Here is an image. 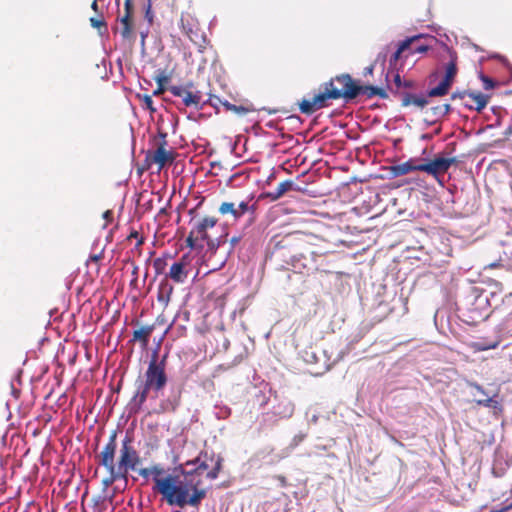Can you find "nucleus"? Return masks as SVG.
<instances>
[{"label": "nucleus", "mask_w": 512, "mask_h": 512, "mask_svg": "<svg viewBox=\"0 0 512 512\" xmlns=\"http://www.w3.org/2000/svg\"><path fill=\"white\" fill-rule=\"evenodd\" d=\"M138 474L148 479L152 477L153 487L152 490L162 496L169 506H176L182 503L185 499L186 491L176 483V475L168 473L161 464H154L146 468H138Z\"/></svg>", "instance_id": "obj_4"}, {"label": "nucleus", "mask_w": 512, "mask_h": 512, "mask_svg": "<svg viewBox=\"0 0 512 512\" xmlns=\"http://www.w3.org/2000/svg\"><path fill=\"white\" fill-rule=\"evenodd\" d=\"M222 215L231 214L235 219H239L237 207L232 202H223L218 209Z\"/></svg>", "instance_id": "obj_25"}, {"label": "nucleus", "mask_w": 512, "mask_h": 512, "mask_svg": "<svg viewBox=\"0 0 512 512\" xmlns=\"http://www.w3.org/2000/svg\"><path fill=\"white\" fill-rule=\"evenodd\" d=\"M415 41L412 43V45L408 48V50H410L411 54H414V53H423L425 51H427V46H424V45H415L414 44Z\"/></svg>", "instance_id": "obj_36"}, {"label": "nucleus", "mask_w": 512, "mask_h": 512, "mask_svg": "<svg viewBox=\"0 0 512 512\" xmlns=\"http://www.w3.org/2000/svg\"><path fill=\"white\" fill-rule=\"evenodd\" d=\"M451 110L450 104H441L430 108V113L434 117V121H437L445 117Z\"/></svg>", "instance_id": "obj_24"}, {"label": "nucleus", "mask_w": 512, "mask_h": 512, "mask_svg": "<svg viewBox=\"0 0 512 512\" xmlns=\"http://www.w3.org/2000/svg\"><path fill=\"white\" fill-rule=\"evenodd\" d=\"M221 102H222V99L220 97L210 94L206 103H208L209 105L214 107L216 109V112L218 113L219 106H221Z\"/></svg>", "instance_id": "obj_31"}, {"label": "nucleus", "mask_w": 512, "mask_h": 512, "mask_svg": "<svg viewBox=\"0 0 512 512\" xmlns=\"http://www.w3.org/2000/svg\"><path fill=\"white\" fill-rule=\"evenodd\" d=\"M100 258H101V256H100V255H91V256H90V260H91V261H94V262L99 261V260H100Z\"/></svg>", "instance_id": "obj_47"}, {"label": "nucleus", "mask_w": 512, "mask_h": 512, "mask_svg": "<svg viewBox=\"0 0 512 512\" xmlns=\"http://www.w3.org/2000/svg\"><path fill=\"white\" fill-rule=\"evenodd\" d=\"M388 170L392 177H400L413 171H421V168L418 160L411 158L404 163L390 166Z\"/></svg>", "instance_id": "obj_17"}, {"label": "nucleus", "mask_w": 512, "mask_h": 512, "mask_svg": "<svg viewBox=\"0 0 512 512\" xmlns=\"http://www.w3.org/2000/svg\"><path fill=\"white\" fill-rule=\"evenodd\" d=\"M207 456V453L201 452L200 455L192 462L197 464L194 470L186 471L182 467L175 469L179 470L180 475H176V483L183 489H185V499L182 503L178 504V508H185L187 506L198 509L202 501L207 496V490L202 486V475L205 470L208 469L206 461H201V457Z\"/></svg>", "instance_id": "obj_3"}, {"label": "nucleus", "mask_w": 512, "mask_h": 512, "mask_svg": "<svg viewBox=\"0 0 512 512\" xmlns=\"http://www.w3.org/2000/svg\"><path fill=\"white\" fill-rule=\"evenodd\" d=\"M117 450V430H113L109 436L108 442L103 447L102 451L97 456L98 464L103 466L108 472V476L102 480V484L105 488L110 487L117 480H127V478L121 474L115 468L113 464V457Z\"/></svg>", "instance_id": "obj_7"}, {"label": "nucleus", "mask_w": 512, "mask_h": 512, "mask_svg": "<svg viewBox=\"0 0 512 512\" xmlns=\"http://www.w3.org/2000/svg\"><path fill=\"white\" fill-rule=\"evenodd\" d=\"M333 85L338 83L341 88L336 87L337 98H344L346 100L355 99L360 94L365 95L367 98H373L378 96L381 99L388 98V94L384 88L376 87L372 85H359L350 74H340L335 78H332Z\"/></svg>", "instance_id": "obj_6"}, {"label": "nucleus", "mask_w": 512, "mask_h": 512, "mask_svg": "<svg viewBox=\"0 0 512 512\" xmlns=\"http://www.w3.org/2000/svg\"><path fill=\"white\" fill-rule=\"evenodd\" d=\"M238 241L237 238H232V243H236Z\"/></svg>", "instance_id": "obj_50"}, {"label": "nucleus", "mask_w": 512, "mask_h": 512, "mask_svg": "<svg viewBox=\"0 0 512 512\" xmlns=\"http://www.w3.org/2000/svg\"><path fill=\"white\" fill-rule=\"evenodd\" d=\"M456 162L457 160L455 157H436L432 160H428L427 162L420 163V168L422 172H426L435 179H438L439 176L444 175Z\"/></svg>", "instance_id": "obj_14"}, {"label": "nucleus", "mask_w": 512, "mask_h": 512, "mask_svg": "<svg viewBox=\"0 0 512 512\" xmlns=\"http://www.w3.org/2000/svg\"><path fill=\"white\" fill-rule=\"evenodd\" d=\"M249 209V205L247 202L242 201L238 206L237 210L239 213V218H241Z\"/></svg>", "instance_id": "obj_39"}, {"label": "nucleus", "mask_w": 512, "mask_h": 512, "mask_svg": "<svg viewBox=\"0 0 512 512\" xmlns=\"http://www.w3.org/2000/svg\"><path fill=\"white\" fill-rule=\"evenodd\" d=\"M222 468V459L220 457L217 458L214 467L207 473V478L214 480L218 477Z\"/></svg>", "instance_id": "obj_27"}, {"label": "nucleus", "mask_w": 512, "mask_h": 512, "mask_svg": "<svg viewBox=\"0 0 512 512\" xmlns=\"http://www.w3.org/2000/svg\"><path fill=\"white\" fill-rule=\"evenodd\" d=\"M145 35L142 34V42L144 43Z\"/></svg>", "instance_id": "obj_51"}, {"label": "nucleus", "mask_w": 512, "mask_h": 512, "mask_svg": "<svg viewBox=\"0 0 512 512\" xmlns=\"http://www.w3.org/2000/svg\"><path fill=\"white\" fill-rule=\"evenodd\" d=\"M125 14L120 19L121 22V30L120 34L123 39L131 40L134 36L133 27H132V13H133V1L129 2V7L124 5Z\"/></svg>", "instance_id": "obj_18"}, {"label": "nucleus", "mask_w": 512, "mask_h": 512, "mask_svg": "<svg viewBox=\"0 0 512 512\" xmlns=\"http://www.w3.org/2000/svg\"><path fill=\"white\" fill-rule=\"evenodd\" d=\"M393 82H394L396 88H400L401 86L411 87L410 82H402L401 77L398 73L394 75Z\"/></svg>", "instance_id": "obj_37"}, {"label": "nucleus", "mask_w": 512, "mask_h": 512, "mask_svg": "<svg viewBox=\"0 0 512 512\" xmlns=\"http://www.w3.org/2000/svg\"><path fill=\"white\" fill-rule=\"evenodd\" d=\"M481 79H482V81L484 83V88L486 90L494 88V81L491 78H489L487 76H484V75H481Z\"/></svg>", "instance_id": "obj_38"}, {"label": "nucleus", "mask_w": 512, "mask_h": 512, "mask_svg": "<svg viewBox=\"0 0 512 512\" xmlns=\"http://www.w3.org/2000/svg\"><path fill=\"white\" fill-rule=\"evenodd\" d=\"M165 90H166L165 86L157 85V88L154 90L153 95H155V96L161 95V94H163L165 92Z\"/></svg>", "instance_id": "obj_44"}, {"label": "nucleus", "mask_w": 512, "mask_h": 512, "mask_svg": "<svg viewBox=\"0 0 512 512\" xmlns=\"http://www.w3.org/2000/svg\"><path fill=\"white\" fill-rule=\"evenodd\" d=\"M375 68V63L370 64L363 70V76L367 77L368 75H372Z\"/></svg>", "instance_id": "obj_42"}, {"label": "nucleus", "mask_w": 512, "mask_h": 512, "mask_svg": "<svg viewBox=\"0 0 512 512\" xmlns=\"http://www.w3.org/2000/svg\"><path fill=\"white\" fill-rule=\"evenodd\" d=\"M428 104L426 97L418 96L411 93H405L402 98V106L415 105L419 108H423Z\"/></svg>", "instance_id": "obj_22"}, {"label": "nucleus", "mask_w": 512, "mask_h": 512, "mask_svg": "<svg viewBox=\"0 0 512 512\" xmlns=\"http://www.w3.org/2000/svg\"><path fill=\"white\" fill-rule=\"evenodd\" d=\"M474 387H475V388H476V390H477V391H479L481 394L486 395V393H485L484 389H483L480 385L475 384V385H474Z\"/></svg>", "instance_id": "obj_46"}, {"label": "nucleus", "mask_w": 512, "mask_h": 512, "mask_svg": "<svg viewBox=\"0 0 512 512\" xmlns=\"http://www.w3.org/2000/svg\"><path fill=\"white\" fill-rule=\"evenodd\" d=\"M221 106H223L227 111H229V107L231 106V103L227 100H222Z\"/></svg>", "instance_id": "obj_45"}, {"label": "nucleus", "mask_w": 512, "mask_h": 512, "mask_svg": "<svg viewBox=\"0 0 512 512\" xmlns=\"http://www.w3.org/2000/svg\"><path fill=\"white\" fill-rule=\"evenodd\" d=\"M476 404L479 406H484V407H489V408H497L499 406L498 401L494 400L493 398L478 399V400H476Z\"/></svg>", "instance_id": "obj_30"}, {"label": "nucleus", "mask_w": 512, "mask_h": 512, "mask_svg": "<svg viewBox=\"0 0 512 512\" xmlns=\"http://www.w3.org/2000/svg\"><path fill=\"white\" fill-rule=\"evenodd\" d=\"M510 510H512V501L507 504H504L500 508H493L490 512H508Z\"/></svg>", "instance_id": "obj_41"}, {"label": "nucleus", "mask_w": 512, "mask_h": 512, "mask_svg": "<svg viewBox=\"0 0 512 512\" xmlns=\"http://www.w3.org/2000/svg\"><path fill=\"white\" fill-rule=\"evenodd\" d=\"M217 222L218 219L214 216L192 217L189 222L191 229L185 241L186 246L198 251H202L206 246L210 250H216L219 243L209 236V230L213 229Z\"/></svg>", "instance_id": "obj_5"}, {"label": "nucleus", "mask_w": 512, "mask_h": 512, "mask_svg": "<svg viewBox=\"0 0 512 512\" xmlns=\"http://www.w3.org/2000/svg\"><path fill=\"white\" fill-rule=\"evenodd\" d=\"M173 286L169 283L167 277L163 279L158 287L157 300L159 303L167 306L173 294Z\"/></svg>", "instance_id": "obj_21"}, {"label": "nucleus", "mask_w": 512, "mask_h": 512, "mask_svg": "<svg viewBox=\"0 0 512 512\" xmlns=\"http://www.w3.org/2000/svg\"><path fill=\"white\" fill-rule=\"evenodd\" d=\"M103 218L106 220L107 223L111 222L113 220V212L111 210H106L103 213Z\"/></svg>", "instance_id": "obj_43"}, {"label": "nucleus", "mask_w": 512, "mask_h": 512, "mask_svg": "<svg viewBox=\"0 0 512 512\" xmlns=\"http://www.w3.org/2000/svg\"><path fill=\"white\" fill-rule=\"evenodd\" d=\"M167 263L163 258H156L153 261V267L156 274H163L166 269Z\"/></svg>", "instance_id": "obj_29"}, {"label": "nucleus", "mask_w": 512, "mask_h": 512, "mask_svg": "<svg viewBox=\"0 0 512 512\" xmlns=\"http://www.w3.org/2000/svg\"><path fill=\"white\" fill-rule=\"evenodd\" d=\"M229 111L242 116V115H246L247 113L253 111V109L250 107L243 106V105L231 104V106L229 107Z\"/></svg>", "instance_id": "obj_28"}, {"label": "nucleus", "mask_w": 512, "mask_h": 512, "mask_svg": "<svg viewBox=\"0 0 512 512\" xmlns=\"http://www.w3.org/2000/svg\"><path fill=\"white\" fill-rule=\"evenodd\" d=\"M468 94H469V91L454 92L451 95V99L452 100H460L461 104L463 105V102L466 101Z\"/></svg>", "instance_id": "obj_33"}, {"label": "nucleus", "mask_w": 512, "mask_h": 512, "mask_svg": "<svg viewBox=\"0 0 512 512\" xmlns=\"http://www.w3.org/2000/svg\"><path fill=\"white\" fill-rule=\"evenodd\" d=\"M498 345H499V341H495L492 343L473 342L471 344V348L474 351H486L489 349H495Z\"/></svg>", "instance_id": "obj_26"}, {"label": "nucleus", "mask_w": 512, "mask_h": 512, "mask_svg": "<svg viewBox=\"0 0 512 512\" xmlns=\"http://www.w3.org/2000/svg\"><path fill=\"white\" fill-rule=\"evenodd\" d=\"M116 455L113 457V464L117 471L128 478L130 471H136L137 467L141 464V457L133 445V437L126 433L121 441L119 456L117 460Z\"/></svg>", "instance_id": "obj_8"}, {"label": "nucleus", "mask_w": 512, "mask_h": 512, "mask_svg": "<svg viewBox=\"0 0 512 512\" xmlns=\"http://www.w3.org/2000/svg\"><path fill=\"white\" fill-rule=\"evenodd\" d=\"M180 28L188 39L198 47L200 52L206 49L208 40L201 29L198 20L189 12H182L180 17Z\"/></svg>", "instance_id": "obj_10"}, {"label": "nucleus", "mask_w": 512, "mask_h": 512, "mask_svg": "<svg viewBox=\"0 0 512 512\" xmlns=\"http://www.w3.org/2000/svg\"><path fill=\"white\" fill-rule=\"evenodd\" d=\"M188 264L189 257L188 255H183L178 261L174 262L167 274V278H170L175 283H184L188 277Z\"/></svg>", "instance_id": "obj_15"}, {"label": "nucleus", "mask_w": 512, "mask_h": 512, "mask_svg": "<svg viewBox=\"0 0 512 512\" xmlns=\"http://www.w3.org/2000/svg\"><path fill=\"white\" fill-rule=\"evenodd\" d=\"M167 358L168 353L164 354L161 358H159L156 351L152 353L147 370L143 377L139 378L136 382L137 390L130 402L134 412H138L142 408L150 391L158 394L165 388L168 382L166 374Z\"/></svg>", "instance_id": "obj_2"}, {"label": "nucleus", "mask_w": 512, "mask_h": 512, "mask_svg": "<svg viewBox=\"0 0 512 512\" xmlns=\"http://www.w3.org/2000/svg\"><path fill=\"white\" fill-rule=\"evenodd\" d=\"M154 80L156 81L157 85L165 86V84L168 82L169 78L167 75H165L164 71H161L159 74H157L154 77Z\"/></svg>", "instance_id": "obj_35"}, {"label": "nucleus", "mask_w": 512, "mask_h": 512, "mask_svg": "<svg viewBox=\"0 0 512 512\" xmlns=\"http://www.w3.org/2000/svg\"><path fill=\"white\" fill-rule=\"evenodd\" d=\"M292 190L300 191V188L297 187L292 180H285L281 182L274 191L267 192L264 196L269 198L271 201H277L285 193Z\"/></svg>", "instance_id": "obj_19"}, {"label": "nucleus", "mask_w": 512, "mask_h": 512, "mask_svg": "<svg viewBox=\"0 0 512 512\" xmlns=\"http://www.w3.org/2000/svg\"><path fill=\"white\" fill-rule=\"evenodd\" d=\"M155 330V325L141 326L134 330L132 342H139L142 348H146L149 344L150 337Z\"/></svg>", "instance_id": "obj_20"}, {"label": "nucleus", "mask_w": 512, "mask_h": 512, "mask_svg": "<svg viewBox=\"0 0 512 512\" xmlns=\"http://www.w3.org/2000/svg\"><path fill=\"white\" fill-rule=\"evenodd\" d=\"M195 211H196V208H193V209H190L188 213H189V215L192 216L195 213Z\"/></svg>", "instance_id": "obj_49"}, {"label": "nucleus", "mask_w": 512, "mask_h": 512, "mask_svg": "<svg viewBox=\"0 0 512 512\" xmlns=\"http://www.w3.org/2000/svg\"><path fill=\"white\" fill-rule=\"evenodd\" d=\"M166 133H159V140L156 141L155 149L148 151L145 161L148 166L156 164L158 171H161L166 165H171L176 158L177 153L173 149H166L167 140Z\"/></svg>", "instance_id": "obj_11"}, {"label": "nucleus", "mask_w": 512, "mask_h": 512, "mask_svg": "<svg viewBox=\"0 0 512 512\" xmlns=\"http://www.w3.org/2000/svg\"><path fill=\"white\" fill-rule=\"evenodd\" d=\"M489 96L481 92H470L466 101L463 102V106L478 112L482 111L488 104Z\"/></svg>", "instance_id": "obj_16"}, {"label": "nucleus", "mask_w": 512, "mask_h": 512, "mask_svg": "<svg viewBox=\"0 0 512 512\" xmlns=\"http://www.w3.org/2000/svg\"><path fill=\"white\" fill-rule=\"evenodd\" d=\"M450 59L449 61L444 65L445 69V75L443 79L440 81V83L430 89L428 91V97H441L444 95H447L452 84L454 83V80L456 78V75L458 73V67H457V54L455 52L449 51Z\"/></svg>", "instance_id": "obj_12"}, {"label": "nucleus", "mask_w": 512, "mask_h": 512, "mask_svg": "<svg viewBox=\"0 0 512 512\" xmlns=\"http://www.w3.org/2000/svg\"><path fill=\"white\" fill-rule=\"evenodd\" d=\"M90 23H91V26L92 27H95V28H100V27H106V24L104 22L103 19H99V18H91L90 19Z\"/></svg>", "instance_id": "obj_40"}, {"label": "nucleus", "mask_w": 512, "mask_h": 512, "mask_svg": "<svg viewBox=\"0 0 512 512\" xmlns=\"http://www.w3.org/2000/svg\"><path fill=\"white\" fill-rule=\"evenodd\" d=\"M91 8L94 10V11H97L98 10V3H97V0H94L91 4Z\"/></svg>", "instance_id": "obj_48"}, {"label": "nucleus", "mask_w": 512, "mask_h": 512, "mask_svg": "<svg viewBox=\"0 0 512 512\" xmlns=\"http://www.w3.org/2000/svg\"><path fill=\"white\" fill-rule=\"evenodd\" d=\"M143 105L146 109H148L151 113L156 111V108L153 106V100L150 95H144L142 97Z\"/></svg>", "instance_id": "obj_32"}, {"label": "nucleus", "mask_w": 512, "mask_h": 512, "mask_svg": "<svg viewBox=\"0 0 512 512\" xmlns=\"http://www.w3.org/2000/svg\"><path fill=\"white\" fill-rule=\"evenodd\" d=\"M276 253L299 273L311 271L331 273L329 269L324 268L322 262L319 263V258L325 257L328 251L317 249L302 237L291 235L284 237L277 243Z\"/></svg>", "instance_id": "obj_1"}, {"label": "nucleus", "mask_w": 512, "mask_h": 512, "mask_svg": "<svg viewBox=\"0 0 512 512\" xmlns=\"http://www.w3.org/2000/svg\"><path fill=\"white\" fill-rule=\"evenodd\" d=\"M131 239H137V243H136L137 247L141 246L144 243V238L141 237L139 235L138 231H136V230H132L130 232V234L127 236V240H131Z\"/></svg>", "instance_id": "obj_34"}, {"label": "nucleus", "mask_w": 512, "mask_h": 512, "mask_svg": "<svg viewBox=\"0 0 512 512\" xmlns=\"http://www.w3.org/2000/svg\"><path fill=\"white\" fill-rule=\"evenodd\" d=\"M168 90L173 96L182 98L186 107H201L202 93L195 89L192 81H189L184 85H172Z\"/></svg>", "instance_id": "obj_13"}, {"label": "nucleus", "mask_w": 512, "mask_h": 512, "mask_svg": "<svg viewBox=\"0 0 512 512\" xmlns=\"http://www.w3.org/2000/svg\"><path fill=\"white\" fill-rule=\"evenodd\" d=\"M419 37H411L404 41H402L397 50L393 53V55L390 58V64L396 63L397 60L400 58L401 54L408 50V48L412 45L414 41H416Z\"/></svg>", "instance_id": "obj_23"}, {"label": "nucleus", "mask_w": 512, "mask_h": 512, "mask_svg": "<svg viewBox=\"0 0 512 512\" xmlns=\"http://www.w3.org/2000/svg\"><path fill=\"white\" fill-rule=\"evenodd\" d=\"M338 93H336V86L333 81H328L323 84V90L315 95L312 99H303L299 103L301 113L311 115L317 110L328 106L329 100H337Z\"/></svg>", "instance_id": "obj_9"}]
</instances>
